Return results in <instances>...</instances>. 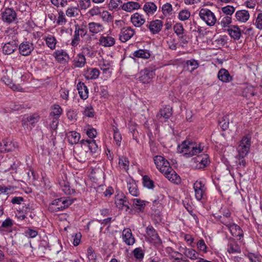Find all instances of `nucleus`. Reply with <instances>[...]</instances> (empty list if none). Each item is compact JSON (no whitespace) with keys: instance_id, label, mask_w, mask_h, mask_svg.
<instances>
[{"instance_id":"28","label":"nucleus","mask_w":262,"mask_h":262,"mask_svg":"<svg viewBox=\"0 0 262 262\" xmlns=\"http://www.w3.org/2000/svg\"><path fill=\"white\" fill-rule=\"evenodd\" d=\"M250 15L248 11L245 10L237 11L235 13L236 19L241 22L247 21Z\"/></svg>"},{"instance_id":"64","label":"nucleus","mask_w":262,"mask_h":262,"mask_svg":"<svg viewBox=\"0 0 262 262\" xmlns=\"http://www.w3.org/2000/svg\"><path fill=\"white\" fill-rule=\"evenodd\" d=\"M227 120V117L226 116L222 118V120L220 122V125L223 130L226 129L228 127L229 122H226Z\"/></svg>"},{"instance_id":"56","label":"nucleus","mask_w":262,"mask_h":262,"mask_svg":"<svg viewBox=\"0 0 262 262\" xmlns=\"http://www.w3.org/2000/svg\"><path fill=\"white\" fill-rule=\"evenodd\" d=\"M133 253L135 258L139 259H142L144 256V253L142 249L139 248H136L134 250Z\"/></svg>"},{"instance_id":"31","label":"nucleus","mask_w":262,"mask_h":262,"mask_svg":"<svg viewBox=\"0 0 262 262\" xmlns=\"http://www.w3.org/2000/svg\"><path fill=\"white\" fill-rule=\"evenodd\" d=\"M116 206L120 209H125V211H127L129 206V203L127 201L125 197L121 199H117L115 201Z\"/></svg>"},{"instance_id":"13","label":"nucleus","mask_w":262,"mask_h":262,"mask_svg":"<svg viewBox=\"0 0 262 262\" xmlns=\"http://www.w3.org/2000/svg\"><path fill=\"white\" fill-rule=\"evenodd\" d=\"M146 232L151 242L156 244L160 243L161 239L152 226H148L146 228Z\"/></svg>"},{"instance_id":"34","label":"nucleus","mask_w":262,"mask_h":262,"mask_svg":"<svg viewBox=\"0 0 262 262\" xmlns=\"http://www.w3.org/2000/svg\"><path fill=\"white\" fill-rule=\"evenodd\" d=\"M127 188L129 193L134 196H137L139 194V191L137 188L136 184L134 182H130L127 184Z\"/></svg>"},{"instance_id":"14","label":"nucleus","mask_w":262,"mask_h":262,"mask_svg":"<svg viewBox=\"0 0 262 262\" xmlns=\"http://www.w3.org/2000/svg\"><path fill=\"white\" fill-rule=\"evenodd\" d=\"M162 26L163 23L162 21L156 19L150 21L147 27L152 33L157 34L161 30Z\"/></svg>"},{"instance_id":"16","label":"nucleus","mask_w":262,"mask_h":262,"mask_svg":"<svg viewBox=\"0 0 262 262\" xmlns=\"http://www.w3.org/2000/svg\"><path fill=\"white\" fill-rule=\"evenodd\" d=\"M168 171L164 172V176L170 181L174 183L178 184L181 182L180 177L176 173V172L171 168L169 167L168 169Z\"/></svg>"},{"instance_id":"41","label":"nucleus","mask_w":262,"mask_h":262,"mask_svg":"<svg viewBox=\"0 0 262 262\" xmlns=\"http://www.w3.org/2000/svg\"><path fill=\"white\" fill-rule=\"evenodd\" d=\"M54 55L57 61L60 63H64L66 54L63 50L56 51Z\"/></svg>"},{"instance_id":"37","label":"nucleus","mask_w":262,"mask_h":262,"mask_svg":"<svg viewBox=\"0 0 262 262\" xmlns=\"http://www.w3.org/2000/svg\"><path fill=\"white\" fill-rule=\"evenodd\" d=\"M99 75V71L97 69H92L88 71L85 77L88 79H95Z\"/></svg>"},{"instance_id":"9","label":"nucleus","mask_w":262,"mask_h":262,"mask_svg":"<svg viewBox=\"0 0 262 262\" xmlns=\"http://www.w3.org/2000/svg\"><path fill=\"white\" fill-rule=\"evenodd\" d=\"M18 49L21 55H29L34 50L33 44L29 41H24L20 44Z\"/></svg>"},{"instance_id":"59","label":"nucleus","mask_w":262,"mask_h":262,"mask_svg":"<svg viewBox=\"0 0 262 262\" xmlns=\"http://www.w3.org/2000/svg\"><path fill=\"white\" fill-rule=\"evenodd\" d=\"M232 21L231 17L229 16H225L223 17L221 21V25L223 27L228 26Z\"/></svg>"},{"instance_id":"6","label":"nucleus","mask_w":262,"mask_h":262,"mask_svg":"<svg viewBox=\"0 0 262 262\" xmlns=\"http://www.w3.org/2000/svg\"><path fill=\"white\" fill-rule=\"evenodd\" d=\"M16 13L12 8H6L1 12L2 19L5 23L10 24L16 19Z\"/></svg>"},{"instance_id":"57","label":"nucleus","mask_w":262,"mask_h":262,"mask_svg":"<svg viewBox=\"0 0 262 262\" xmlns=\"http://www.w3.org/2000/svg\"><path fill=\"white\" fill-rule=\"evenodd\" d=\"M87 256L90 261L95 262L96 256L94 251L92 250V248L91 247L89 248L88 249Z\"/></svg>"},{"instance_id":"62","label":"nucleus","mask_w":262,"mask_h":262,"mask_svg":"<svg viewBox=\"0 0 262 262\" xmlns=\"http://www.w3.org/2000/svg\"><path fill=\"white\" fill-rule=\"evenodd\" d=\"M91 0H80V6L81 9H86L90 6Z\"/></svg>"},{"instance_id":"12","label":"nucleus","mask_w":262,"mask_h":262,"mask_svg":"<svg viewBox=\"0 0 262 262\" xmlns=\"http://www.w3.org/2000/svg\"><path fill=\"white\" fill-rule=\"evenodd\" d=\"M135 33L134 30L130 27L123 28L121 30L119 39L125 42L130 39Z\"/></svg>"},{"instance_id":"55","label":"nucleus","mask_w":262,"mask_h":262,"mask_svg":"<svg viewBox=\"0 0 262 262\" xmlns=\"http://www.w3.org/2000/svg\"><path fill=\"white\" fill-rule=\"evenodd\" d=\"M13 225V222L12 220H11L10 218H7L6 220H5L2 224V226L1 228H11L12 226Z\"/></svg>"},{"instance_id":"24","label":"nucleus","mask_w":262,"mask_h":262,"mask_svg":"<svg viewBox=\"0 0 262 262\" xmlns=\"http://www.w3.org/2000/svg\"><path fill=\"white\" fill-rule=\"evenodd\" d=\"M217 77L220 80L223 82H228L232 80V77L229 72L225 69H221L218 72Z\"/></svg>"},{"instance_id":"15","label":"nucleus","mask_w":262,"mask_h":262,"mask_svg":"<svg viewBox=\"0 0 262 262\" xmlns=\"http://www.w3.org/2000/svg\"><path fill=\"white\" fill-rule=\"evenodd\" d=\"M132 24L136 27H140L145 22L143 16L139 13H135L130 17Z\"/></svg>"},{"instance_id":"46","label":"nucleus","mask_w":262,"mask_h":262,"mask_svg":"<svg viewBox=\"0 0 262 262\" xmlns=\"http://www.w3.org/2000/svg\"><path fill=\"white\" fill-rule=\"evenodd\" d=\"M119 164L122 168L127 170L129 165V161L126 158L122 157L119 159Z\"/></svg>"},{"instance_id":"54","label":"nucleus","mask_w":262,"mask_h":262,"mask_svg":"<svg viewBox=\"0 0 262 262\" xmlns=\"http://www.w3.org/2000/svg\"><path fill=\"white\" fill-rule=\"evenodd\" d=\"M197 247L198 249L202 251L205 253L207 252V246L205 243V242L203 239H200L198 243H197Z\"/></svg>"},{"instance_id":"30","label":"nucleus","mask_w":262,"mask_h":262,"mask_svg":"<svg viewBox=\"0 0 262 262\" xmlns=\"http://www.w3.org/2000/svg\"><path fill=\"white\" fill-rule=\"evenodd\" d=\"M67 138L71 144H77L80 139V134L76 132H70L67 133Z\"/></svg>"},{"instance_id":"32","label":"nucleus","mask_w":262,"mask_h":262,"mask_svg":"<svg viewBox=\"0 0 262 262\" xmlns=\"http://www.w3.org/2000/svg\"><path fill=\"white\" fill-rule=\"evenodd\" d=\"M89 28L90 31L93 33H97L102 31L103 29V27L101 24L94 22L89 24Z\"/></svg>"},{"instance_id":"11","label":"nucleus","mask_w":262,"mask_h":262,"mask_svg":"<svg viewBox=\"0 0 262 262\" xmlns=\"http://www.w3.org/2000/svg\"><path fill=\"white\" fill-rule=\"evenodd\" d=\"M66 207V199L59 198L54 200L50 205V209L52 211H58L62 210Z\"/></svg>"},{"instance_id":"60","label":"nucleus","mask_w":262,"mask_h":262,"mask_svg":"<svg viewBox=\"0 0 262 262\" xmlns=\"http://www.w3.org/2000/svg\"><path fill=\"white\" fill-rule=\"evenodd\" d=\"M248 258L250 262H261L262 257L254 254H250L248 255Z\"/></svg>"},{"instance_id":"4","label":"nucleus","mask_w":262,"mask_h":262,"mask_svg":"<svg viewBox=\"0 0 262 262\" xmlns=\"http://www.w3.org/2000/svg\"><path fill=\"white\" fill-rule=\"evenodd\" d=\"M251 146V137L249 136L244 137L240 142L237 147L238 156L245 157L249 151Z\"/></svg>"},{"instance_id":"29","label":"nucleus","mask_w":262,"mask_h":262,"mask_svg":"<svg viewBox=\"0 0 262 262\" xmlns=\"http://www.w3.org/2000/svg\"><path fill=\"white\" fill-rule=\"evenodd\" d=\"M229 35L234 39H239L241 36L239 28L236 26H233L227 30Z\"/></svg>"},{"instance_id":"8","label":"nucleus","mask_w":262,"mask_h":262,"mask_svg":"<svg viewBox=\"0 0 262 262\" xmlns=\"http://www.w3.org/2000/svg\"><path fill=\"white\" fill-rule=\"evenodd\" d=\"M140 74L139 80L142 83H148L154 77L155 73L152 70L145 69L140 72Z\"/></svg>"},{"instance_id":"10","label":"nucleus","mask_w":262,"mask_h":262,"mask_svg":"<svg viewBox=\"0 0 262 262\" xmlns=\"http://www.w3.org/2000/svg\"><path fill=\"white\" fill-rule=\"evenodd\" d=\"M193 188L196 199L198 200L202 199L206 190L205 185L201 181H196L193 185Z\"/></svg>"},{"instance_id":"61","label":"nucleus","mask_w":262,"mask_h":262,"mask_svg":"<svg viewBox=\"0 0 262 262\" xmlns=\"http://www.w3.org/2000/svg\"><path fill=\"white\" fill-rule=\"evenodd\" d=\"M133 204L139 206V209H141L142 208H144L145 204L144 203V202L143 201H141L140 199H135L133 200Z\"/></svg>"},{"instance_id":"22","label":"nucleus","mask_w":262,"mask_h":262,"mask_svg":"<svg viewBox=\"0 0 262 262\" xmlns=\"http://www.w3.org/2000/svg\"><path fill=\"white\" fill-rule=\"evenodd\" d=\"M99 41L100 45L106 47H112L115 43V39L108 35L101 36Z\"/></svg>"},{"instance_id":"49","label":"nucleus","mask_w":262,"mask_h":262,"mask_svg":"<svg viewBox=\"0 0 262 262\" xmlns=\"http://www.w3.org/2000/svg\"><path fill=\"white\" fill-rule=\"evenodd\" d=\"M244 158L245 157H240V156H238V155L236 157V158L237 159L236 161L237 168L242 169L246 166V162Z\"/></svg>"},{"instance_id":"20","label":"nucleus","mask_w":262,"mask_h":262,"mask_svg":"<svg viewBox=\"0 0 262 262\" xmlns=\"http://www.w3.org/2000/svg\"><path fill=\"white\" fill-rule=\"evenodd\" d=\"M70 24L72 25L73 28H71V29H70V33L71 34L72 33L73 29L74 30V32H75L74 38L73 39L71 44L73 46H76L77 45V44L78 43L79 32L83 33L84 30L83 29H80V30L77 29V25L75 24V21H74V23L71 22Z\"/></svg>"},{"instance_id":"39","label":"nucleus","mask_w":262,"mask_h":262,"mask_svg":"<svg viewBox=\"0 0 262 262\" xmlns=\"http://www.w3.org/2000/svg\"><path fill=\"white\" fill-rule=\"evenodd\" d=\"M74 61L76 67H82L85 63V58L84 55L82 54H78Z\"/></svg>"},{"instance_id":"25","label":"nucleus","mask_w":262,"mask_h":262,"mask_svg":"<svg viewBox=\"0 0 262 262\" xmlns=\"http://www.w3.org/2000/svg\"><path fill=\"white\" fill-rule=\"evenodd\" d=\"M5 147H1V152H9L14 150L17 147V143L12 142L11 141L6 139L3 140Z\"/></svg>"},{"instance_id":"3","label":"nucleus","mask_w":262,"mask_h":262,"mask_svg":"<svg viewBox=\"0 0 262 262\" xmlns=\"http://www.w3.org/2000/svg\"><path fill=\"white\" fill-rule=\"evenodd\" d=\"M200 18L205 22L209 26H214L216 22V18L210 10L207 8H201L199 11Z\"/></svg>"},{"instance_id":"23","label":"nucleus","mask_w":262,"mask_h":262,"mask_svg":"<svg viewBox=\"0 0 262 262\" xmlns=\"http://www.w3.org/2000/svg\"><path fill=\"white\" fill-rule=\"evenodd\" d=\"M17 48L14 41H11L5 44L3 48V52L5 54L10 55L13 53Z\"/></svg>"},{"instance_id":"2","label":"nucleus","mask_w":262,"mask_h":262,"mask_svg":"<svg viewBox=\"0 0 262 262\" xmlns=\"http://www.w3.org/2000/svg\"><path fill=\"white\" fill-rule=\"evenodd\" d=\"M82 146L84 149H82L77 154L78 160L84 162L92 152H96L98 146L94 140L83 141Z\"/></svg>"},{"instance_id":"42","label":"nucleus","mask_w":262,"mask_h":262,"mask_svg":"<svg viewBox=\"0 0 262 262\" xmlns=\"http://www.w3.org/2000/svg\"><path fill=\"white\" fill-rule=\"evenodd\" d=\"M162 11L165 15H170L172 13V7L169 3H166L163 5Z\"/></svg>"},{"instance_id":"21","label":"nucleus","mask_w":262,"mask_h":262,"mask_svg":"<svg viewBox=\"0 0 262 262\" xmlns=\"http://www.w3.org/2000/svg\"><path fill=\"white\" fill-rule=\"evenodd\" d=\"M10 73L9 74L6 73V75H4L2 78V81L14 91H21L23 89L19 85H15L13 83L12 79L10 77Z\"/></svg>"},{"instance_id":"58","label":"nucleus","mask_w":262,"mask_h":262,"mask_svg":"<svg viewBox=\"0 0 262 262\" xmlns=\"http://www.w3.org/2000/svg\"><path fill=\"white\" fill-rule=\"evenodd\" d=\"M72 237H73V244L75 246H78L81 241V234L80 232H77L76 234H75L74 235H72Z\"/></svg>"},{"instance_id":"17","label":"nucleus","mask_w":262,"mask_h":262,"mask_svg":"<svg viewBox=\"0 0 262 262\" xmlns=\"http://www.w3.org/2000/svg\"><path fill=\"white\" fill-rule=\"evenodd\" d=\"M194 162L198 163L200 165L197 164L196 167L202 168L205 167L209 163V156L207 154L203 155L198 156L197 157L193 159Z\"/></svg>"},{"instance_id":"36","label":"nucleus","mask_w":262,"mask_h":262,"mask_svg":"<svg viewBox=\"0 0 262 262\" xmlns=\"http://www.w3.org/2000/svg\"><path fill=\"white\" fill-rule=\"evenodd\" d=\"M227 251L230 253H237L241 252V249L234 241H231L228 245Z\"/></svg>"},{"instance_id":"45","label":"nucleus","mask_w":262,"mask_h":262,"mask_svg":"<svg viewBox=\"0 0 262 262\" xmlns=\"http://www.w3.org/2000/svg\"><path fill=\"white\" fill-rule=\"evenodd\" d=\"M143 183L145 187L149 189L152 188L154 186L153 181L147 176L143 177Z\"/></svg>"},{"instance_id":"40","label":"nucleus","mask_w":262,"mask_h":262,"mask_svg":"<svg viewBox=\"0 0 262 262\" xmlns=\"http://www.w3.org/2000/svg\"><path fill=\"white\" fill-rule=\"evenodd\" d=\"M46 42L48 47L51 49H55L56 42V39L54 36L49 35L46 39Z\"/></svg>"},{"instance_id":"44","label":"nucleus","mask_w":262,"mask_h":262,"mask_svg":"<svg viewBox=\"0 0 262 262\" xmlns=\"http://www.w3.org/2000/svg\"><path fill=\"white\" fill-rule=\"evenodd\" d=\"M190 16V13L187 10H183L179 13V18L182 21L187 20Z\"/></svg>"},{"instance_id":"35","label":"nucleus","mask_w":262,"mask_h":262,"mask_svg":"<svg viewBox=\"0 0 262 262\" xmlns=\"http://www.w3.org/2000/svg\"><path fill=\"white\" fill-rule=\"evenodd\" d=\"M62 110L58 104H54L52 107V111L50 114V117L59 118L61 114Z\"/></svg>"},{"instance_id":"63","label":"nucleus","mask_w":262,"mask_h":262,"mask_svg":"<svg viewBox=\"0 0 262 262\" xmlns=\"http://www.w3.org/2000/svg\"><path fill=\"white\" fill-rule=\"evenodd\" d=\"M25 233L27 236H29L30 237L34 238L37 235L38 232L36 230L31 229H28L25 232Z\"/></svg>"},{"instance_id":"53","label":"nucleus","mask_w":262,"mask_h":262,"mask_svg":"<svg viewBox=\"0 0 262 262\" xmlns=\"http://www.w3.org/2000/svg\"><path fill=\"white\" fill-rule=\"evenodd\" d=\"M39 116L36 114H32L27 118V121L30 122L31 124H34L38 121Z\"/></svg>"},{"instance_id":"51","label":"nucleus","mask_w":262,"mask_h":262,"mask_svg":"<svg viewBox=\"0 0 262 262\" xmlns=\"http://www.w3.org/2000/svg\"><path fill=\"white\" fill-rule=\"evenodd\" d=\"M222 11L224 13L227 15H231L235 11V8L233 6L228 5L223 7L222 8Z\"/></svg>"},{"instance_id":"5","label":"nucleus","mask_w":262,"mask_h":262,"mask_svg":"<svg viewBox=\"0 0 262 262\" xmlns=\"http://www.w3.org/2000/svg\"><path fill=\"white\" fill-rule=\"evenodd\" d=\"M154 160L157 168L162 173L168 171V169L170 167V164L164 157L161 156H156L154 157Z\"/></svg>"},{"instance_id":"43","label":"nucleus","mask_w":262,"mask_h":262,"mask_svg":"<svg viewBox=\"0 0 262 262\" xmlns=\"http://www.w3.org/2000/svg\"><path fill=\"white\" fill-rule=\"evenodd\" d=\"M186 256L191 259H196L199 257L198 253L192 249H188L185 251Z\"/></svg>"},{"instance_id":"48","label":"nucleus","mask_w":262,"mask_h":262,"mask_svg":"<svg viewBox=\"0 0 262 262\" xmlns=\"http://www.w3.org/2000/svg\"><path fill=\"white\" fill-rule=\"evenodd\" d=\"M173 29L175 33L178 36H181V35H183L184 31V28L182 25L180 23L176 24L173 27Z\"/></svg>"},{"instance_id":"18","label":"nucleus","mask_w":262,"mask_h":262,"mask_svg":"<svg viewBox=\"0 0 262 262\" xmlns=\"http://www.w3.org/2000/svg\"><path fill=\"white\" fill-rule=\"evenodd\" d=\"M141 5L137 2L130 1L123 4L121 6L122 9L128 12L139 9Z\"/></svg>"},{"instance_id":"27","label":"nucleus","mask_w":262,"mask_h":262,"mask_svg":"<svg viewBox=\"0 0 262 262\" xmlns=\"http://www.w3.org/2000/svg\"><path fill=\"white\" fill-rule=\"evenodd\" d=\"M157 9L156 5L152 2L146 3L143 7V10L148 16L154 14Z\"/></svg>"},{"instance_id":"7","label":"nucleus","mask_w":262,"mask_h":262,"mask_svg":"<svg viewBox=\"0 0 262 262\" xmlns=\"http://www.w3.org/2000/svg\"><path fill=\"white\" fill-rule=\"evenodd\" d=\"M222 222L228 228L233 236L239 237V239L243 236V232L239 226L234 223L226 222L224 219H223Z\"/></svg>"},{"instance_id":"33","label":"nucleus","mask_w":262,"mask_h":262,"mask_svg":"<svg viewBox=\"0 0 262 262\" xmlns=\"http://www.w3.org/2000/svg\"><path fill=\"white\" fill-rule=\"evenodd\" d=\"M171 108L170 107H166L160 111L157 117L159 118H164L167 119L171 116Z\"/></svg>"},{"instance_id":"19","label":"nucleus","mask_w":262,"mask_h":262,"mask_svg":"<svg viewBox=\"0 0 262 262\" xmlns=\"http://www.w3.org/2000/svg\"><path fill=\"white\" fill-rule=\"evenodd\" d=\"M122 237L124 242L128 245H132L135 242L130 229L127 228L123 230Z\"/></svg>"},{"instance_id":"47","label":"nucleus","mask_w":262,"mask_h":262,"mask_svg":"<svg viewBox=\"0 0 262 262\" xmlns=\"http://www.w3.org/2000/svg\"><path fill=\"white\" fill-rule=\"evenodd\" d=\"M114 130V139L117 145H120L122 140L121 134L119 132L118 129L116 127L113 128Z\"/></svg>"},{"instance_id":"26","label":"nucleus","mask_w":262,"mask_h":262,"mask_svg":"<svg viewBox=\"0 0 262 262\" xmlns=\"http://www.w3.org/2000/svg\"><path fill=\"white\" fill-rule=\"evenodd\" d=\"M77 88L80 98L84 100L87 99L89 94L87 86L83 83L80 82L77 84Z\"/></svg>"},{"instance_id":"50","label":"nucleus","mask_w":262,"mask_h":262,"mask_svg":"<svg viewBox=\"0 0 262 262\" xmlns=\"http://www.w3.org/2000/svg\"><path fill=\"white\" fill-rule=\"evenodd\" d=\"M254 25L257 29L259 30L262 29V13H259L257 14Z\"/></svg>"},{"instance_id":"1","label":"nucleus","mask_w":262,"mask_h":262,"mask_svg":"<svg viewBox=\"0 0 262 262\" xmlns=\"http://www.w3.org/2000/svg\"><path fill=\"white\" fill-rule=\"evenodd\" d=\"M178 150L179 152L183 153L187 157H190L200 153L203 148H201L200 144L198 145L195 142L184 141L178 146Z\"/></svg>"},{"instance_id":"38","label":"nucleus","mask_w":262,"mask_h":262,"mask_svg":"<svg viewBox=\"0 0 262 262\" xmlns=\"http://www.w3.org/2000/svg\"><path fill=\"white\" fill-rule=\"evenodd\" d=\"M134 55L138 58L145 59L148 58L150 57V54L147 51L141 49L135 51L134 53Z\"/></svg>"},{"instance_id":"52","label":"nucleus","mask_w":262,"mask_h":262,"mask_svg":"<svg viewBox=\"0 0 262 262\" xmlns=\"http://www.w3.org/2000/svg\"><path fill=\"white\" fill-rule=\"evenodd\" d=\"M79 10L76 7L68 8L67 10V15L70 17H74L78 14Z\"/></svg>"}]
</instances>
